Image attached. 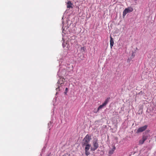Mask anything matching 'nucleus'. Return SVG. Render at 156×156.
Masks as SVG:
<instances>
[{
	"label": "nucleus",
	"instance_id": "obj_1",
	"mask_svg": "<svg viewBox=\"0 0 156 156\" xmlns=\"http://www.w3.org/2000/svg\"><path fill=\"white\" fill-rule=\"evenodd\" d=\"M91 138L90 135L88 134L85 137L83 138L81 143V145L82 147L84 146V145L88 144L90 141Z\"/></svg>",
	"mask_w": 156,
	"mask_h": 156
},
{
	"label": "nucleus",
	"instance_id": "obj_2",
	"mask_svg": "<svg viewBox=\"0 0 156 156\" xmlns=\"http://www.w3.org/2000/svg\"><path fill=\"white\" fill-rule=\"evenodd\" d=\"M133 11V9L131 7L125 9L123 12V16H125L127 13L132 12Z\"/></svg>",
	"mask_w": 156,
	"mask_h": 156
},
{
	"label": "nucleus",
	"instance_id": "obj_3",
	"mask_svg": "<svg viewBox=\"0 0 156 156\" xmlns=\"http://www.w3.org/2000/svg\"><path fill=\"white\" fill-rule=\"evenodd\" d=\"M110 98H107L105 100L104 103L102 105H100L99 106L97 109V112H98L100 109L102 108L104 106L106 105L108 103Z\"/></svg>",
	"mask_w": 156,
	"mask_h": 156
},
{
	"label": "nucleus",
	"instance_id": "obj_4",
	"mask_svg": "<svg viewBox=\"0 0 156 156\" xmlns=\"http://www.w3.org/2000/svg\"><path fill=\"white\" fill-rule=\"evenodd\" d=\"M93 144V147H91L90 148L91 151H94L96 150L99 146L97 140L94 141Z\"/></svg>",
	"mask_w": 156,
	"mask_h": 156
},
{
	"label": "nucleus",
	"instance_id": "obj_5",
	"mask_svg": "<svg viewBox=\"0 0 156 156\" xmlns=\"http://www.w3.org/2000/svg\"><path fill=\"white\" fill-rule=\"evenodd\" d=\"M84 146H85V154L87 156H88L90 154V153L89 151V150L91 147V145L90 144H86V145H84Z\"/></svg>",
	"mask_w": 156,
	"mask_h": 156
},
{
	"label": "nucleus",
	"instance_id": "obj_6",
	"mask_svg": "<svg viewBox=\"0 0 156 156\" xmlns=\"http://www.w3.org/2000/svg\"><path fill=\"white\" fill-rule=\"evenodd\" d=\"M147 126L145 125L139 128L137 131V133H139L142 132L145 130H146L147 128Z\"/></svg>",
	"mask_w": 156,
	"mask_h": 156
},
{
	"label": "nucleus",
	"instance_id": "obj_7",
	"mask_svg": "<svg viewBox=\"0 0 156 156\" xmlns=\"http://www.w3.org/2000/svg\"><path fill=\"white\" fill-rule=\"evenodd\" d=\"M64 80H65V79L62 77L60 78L59 79L57 82V83L58 84H60V85L61 86L63 84L64 82Z\"/></svg>",
	"mask_w": 156,
	"mask_h": 156
},
{
	"label": "nucleus",
	"instance_id": "obj_8",
	"mask_svg": "<svg viewBox=\"0 0 156 156\" xmlns=\"http://www.w3.org/2000/svg\"><path fill=\"white\" fill-rule=\"evenodd\" d=\"M110 45L111 48H112V47L113 46L114 44L113 39L112 37L110 36Z\"/></svg>",
	"mask_w": 156,
	"mask_h": 156
},
{
	"label": "nucleus",
	"instance_id": "obj_9",
	"mask_svg": "<svg viewBox=\"0 0 156 156\" xmlns=\"http://www.w3.org/2000/svg\"><path fill=\"white\" fill-rule=\"evenodd\" d=\"M72 3L70 1H69L67 3V7L68 8H72Z\"/></svg>",
	"mask_w": 156,
	"mask_h": 156
},
{
	"label": "nucleus",
	"instance_id": "obj_10",
	"mask_svg": "<svg viewBox=\"0 0 156 156\" xmlns=\"http://www.w3.org/2000/svg\"><path fill=\"white\" fill-rule=\"evenodd\" d=\"M115 149V147H114L113 148L109 151V154H113L114 150Z\"/></svg>",
	"mask_w": 156,
	"mask_h": 156
},
{
	"label": "nucleus",
	"instance_id": "obj_11",
	"mask_svg": "<svg viewBox=\"0 0 156 156\" xmlns=\"http://www.w3.org/2000/svg\"><path fill=\"white\" fill-rule=\"evenodd\" d=\"M148 137V136L144 135L143 136L142 139L144 140L145 141L147 139Z\"/></svg>",
	"mask_w": 156,
	"mask_h": 156
},
{
	"label": "nucleus",
	"instance_id": "obj_12",
	"mask_svg": "<svg viewBox=\"0 0 156 156\" xmlns=\"http://www.w3.org/2000/svg\"><path fill=\"white\" fill-rule=\"evenodd\" d=\"M144 141H145L144 140L142 139L141 140H140L139 141V144H143Z\"/></svg>",
	"mask_w": 156,
	"mask_h": 156
},
{
	"label": "nucleus",
	"instance_id": "obj_13",
	"mask_svg": "<svg viewBox=\"0 0 156 156\" xmlns=\"http://www.w3.org/2000/svg\"><path fill=\"white\" fill-rule=\"evenodd\" d=\"M81 50L83 51V52L85 51V48L84 47H83L81 48H80Z\"/></svg>",
	"mask_w": 156,
	"mask_h": 156
},
{
	"label": "nucleus",
	"instance_id": "obj_14",
	"mask_svg": "<svg viewBox=\"0 0 156 156\" xmlns=\"http://www.w3.org/2000/svg\"><path fill=\"white\" fill-rule=\"evenodd\" d=\"M60 85H58V87L56 88V90H60Z\"/></svg>",
	"mask_w": 156,
	"mask_h": 156
},
{
	"label": "nucleus",
	"instance_id": "obj_15",
	"mask_svg": "<svg viewBox=\"0 0 156 156\" xmlns=\"http://www.w3.org/2000/svg\"><path fill=\"white\" fill-rule=\"evenodd\" d=\"M68 89L67 88H66L65 89V92L66 93L68 91Z\"/></svg>",
	"mask_w": 156,
	"mask_h": 156
},
{
	"label": "nucleus",
	"instance_id": "obj_16",
	"mask_svg": "<svg viewBox=\"0 0 156 156\" xmlns=\"http://www.w3.org/2000/svg\"><path fill=\"white\" fill-rule=\"evenodd\" d=\"M132 55L133 56V53L132 54Z\"/></svg>",
	"mask_w": 156,
	"mask_h": 156
},
{
	"label": "nucleus",
	"instance_id": "obj_17",
	"mask_svg": "<svg viewBox=\"0 0 156 156\" xmlns=\"http://www.w3.org/2000/svg\"><path fill=\"white\" fill-rule=\"evenodd\" d=\"M137 0H134L135 1H136Z\"/></svg>",
	"mask_w": 156,
	"mask_h": 156
}]
</instances>
